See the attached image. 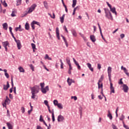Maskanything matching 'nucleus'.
Masks as SVG:
<instances>
[{"instance_id": "nucleus-17", "label": "nucleus", "mask_w": 129, "mask_h": 129, "mask_svg": "<svg viewBox=\"0 0 129 129\" xmlns=\"http://www.w3.org/2000/svg\"><path fill=\"white\" fill-rule=\"evenodd\" d=\"M72 34L74 37H77V33H76V31L75 29H72L71 30Z\"/></svg>"}, {"instance_id": "nucleus-5", "label": "nucleus", "mask_w": 129, "mask_h": 129, "mask_svg": "<svg viewBox=\"0 0 129 129\" xmlns=\"http://www.w3.org/2000/svg\"><path fill=\"white\" fill-rule=\"evenodd\" d=\"M31 93H34L36 94V93H38L39 92V90L36 87H33V88H31Z\"/></svg>"}, {"instance_id": "nucleus-24", "label": "nucleus", "mask_w": 129, "mask_h": 129, "mask_svg": "<svg viewBox=\"0 0 129 129\" xmlns=\"http://www.w3.org/2000/svg\"><path fill=\"white\" fill-rule=\"evenodd\" d=\"M66 62L68 65H71V62L70 61V58L67 57L66 59Z\"/></svg>"}, {"instance_id": "nucleus-60", "label": "nucleus", "mask_w": 129, "mask_h": 129, "mask_svg": "<svg viewBox=\"0 0 129 129\" xmlns=\"http://www.w3.org/2000/svg\"><path fill=\"white\" fill-rule=\"evenodd\" d=\"M63 29H64V31H66V32H67V33H68V30H67V27H66V26H64Z\"/></svg>"}, {"instance_id": "nucleus-36", "label": "nucleus", "mask_w": 129, "mask_h": 129, "mask_svg": "<svg viewBox=\"0 0 129 129\" xmlns=\"http://www.w3.org/2000/svg\"><path fill=\"white\" fill-rule=\"evenodd\" d=\"M100 33L103 40H104V41L106 42V43H107V41L105 40V39H104V37H103V35L102 34V31H100Z\"/></svg>"}, {"instance_id": "nucleus-20", "label": "nucleus", "mask_w": 129, "mask_h": 129, "mask_svg": "<svg viewBox=\"0 0 129 129\" xmlns=\"http://www.w3.org/2000/svg\"><path fill=\"white\" fill-rule=\"evenodd\" d=\"M15 31L16 32H18V31H19V32H22V31H23V29L21 28V25H20L18 27H16L15 28Z\"/></svg>"}, {"instance_id": "nucleus-25", "label": "nucleus", "mask_w": 129, "mask_h": 129, "mask_svg": "<svg viewBox=\"0 0 129 129\" xmlns=\"http://www.w3.org/2000/svg\"><path fill=\"white\" fill-rule=\"evenodd\" d=\"M1 2L2 5L4 6V7H5V8H7V7H8V4L6 2V1H4V2H3V0H1Z\"/></svg>"}, {"instance_id": "nucleus-13", "label": "nucleus", "mask_w": 129, "mask_h": 129, "mask_svg": "<svg viewBox=\"0 0 129 129\" xmlns=\"http://www.w3.org/2000/svg\"><path fill=\"white\" fill-rule=\"evenodd\" d=\"M123 87V90H124V92H127V91H128V87L125 85V84H123L122 86Z\"/></svg>"}, {"instance_id": "nucleus-51", "label": "nucleus", "mask_w": 129, "mask_h": 129, "mask_svg": "<svg viewBox=\"0 0 129 129\" xmlns=\"http://www.w3.org/2000/svg\"><path fill=\"white\" fill-rule=\"evenodd\" d=\"M34 23L33 22L31 23V26L32 30H35V25H34Z\"/></svg>"}, {"instance_id": "nucleus-1", "label": "nucleus", "mask_w": 129, "mask_h": 129, "mask_svg": "<svg viewBox=\"0 0 129 129\" xmlns=\"http://www.w3.org/2000/svg\"><path fill=\"white\" fill-rule=\"evenodd\" d=\"M2 45H3V47H4V48L5 49V51L6 52H8L7 46H9V47H10V43H9V42H8V41L3 42H2Z\"/></svg>"}, {"instance_id": "nucleus-58", "label": "nucleus", "mask_w": 129, "mask_h": 129, "mask_svg": "<svg viewBox=\"0 0 129 129\" xmlns=\"http://www.w3.org/2000/svg\"><path fill=\"white\" fill-rule=\"evenodd\" d=\"M21 110H22V113H25V108L24 107H21Z\"/></svg>"}, {"instance_id": "nucleus-26", "label": "nucleus", "mask_w": 129, "mask_h": 129, "mask_svg": "<svg viewBox=\"0 0 129 129\" xmlns=\"http://www.w3.org/2000/svg\"><path fill=\"white\" fill-rule=\"evenodd\" d=\"M65 17V14H63L61 17H60V21L61 24L64 23V18Z\"/></svg>"}, {"instance_id": "nucleus-3", "label": "nucleus", "mask_w": 129, "mask_h": 129, "mask_svg": "<svg viewBox=\"0 0 129 129\" xmlns=\"http://www.w3.org/2000/svg\"><path fill=\"white\" fill-rule=\"evenodd\" d=\"M111 67H108L107 69L108 76L109 77V81H111Z\"/></svg>"}, {"instance_id": "nucleus-4", "label": "nucleus", "mask_w": 129, "mask_h": 129, "mask_svg": "<svg viewBox=\"0 0 129 129\" xmlns=\"http://www.w3.org/2000/svg\"><path fill=\"white\" fill-rule=\"evenodd\" d=\"M41 91L43 94H46L47 93V92L49 91V86H47L45 87V88H43L42 89H41Z\"/></svg>"}, {"instance_id": "nucleus-42", "label": "nucleus", "mask_w": 129, "mask_h": 129, "mask_svg": "<svg viewBox=\"0 0 129 129\" xmlns=\"http://www.w3.org/2000/svg\"><path fill=\"white\" fill-rule=\"evenodd\" d=\"M45 59H48V60H52V58L49 57V55H48V54L45 55Z\"/></svg>"}, {"instance_id": "nucleus-23", "label": "nucleus", "mask_w": 129, "mask_h": 129, "mask_svg": "<svg viewBox=\"0 0 129 129\" xmlns=\"http://www.w3.org/2000/svg\"><path fill=\"white\" fill-rule=\"evenodd\" d=\"M103 10L105 12V15H107V14L110 13V11H109V9H108V8H104Z\"/></svg>"}, {"instance_id": "nucleus-61", "label": "nucleus", "mask_w": 129, "mask_h": 129, "mask_svg": "<svg viewBox=\"0 0 129 129\" xmlns=\"http://www.w3.org/2000/svg\"><path fill=\"white\" fill-rule=\"evenodd\" d=\"M71 98H72V99H74V100H77V97H76V96H72Z\"/></svg>"}, {"instance_id": "nucleus-14", "label": "nucleus", "mask_w": 129, "mask_h": 129, "mask_svg": "<svg viewBox=\"0 0 129 129\" xmlns=\"http://www.w3.org/2000/svg\"><path fill=\"white\" fill-rule=\"evenodd\" d=\"M56 34L58 40H60V33H59V28L58 27L56 28Z\"/></svg>"}, {"instance_id": "nucleus-44", "label": "nucleus", "mask_w": 129, "mask_h": 129, "mask_svg": "<svg viewBox=\"0 0 129 129\" xmlns=\"http://www.w3.org/2000/svg\"><path fill=\"white\" fill-rule=\"evenodd\" d=\"M53 104L54 105L56 106L59 104L58 103V101L57 100H53Z\"/></svg>"}, {"instance_id": "nucleus-41", "label": "nucleus", "mask_w": 129, "mask_h": 129, "mask_svg": "<svg viewBox=\"0 0 129 129\" xmlns=\"http://www.w3.org/2000/svg\"><path fill=\"white\" fill-rule=\"evenodd\" d=\"M58 108H60V109H62L63 108V106H62V104L61 103H58V104L56 106Z\"/></svg>"}, {"instance_id": "nucleus-34", "label": "nucleus", "mask_w": 129, "mask_h": 129, "mask_svg": "<svg viewBox=\"0 0 129 129\" xmlns=\"http://www.w3.org/2000/svg\"><path fill=\"white\" fill-rule=\"evenodd\" d=\"M62 39L65 43L67 47H68V43H67V40H66V39L65 38V37H62Z\"/></svg>"}, {"instance_id": "nucleus-29", "label": "nucleus", "mask_w": 129, "mask_h": 129, "mask_svg": "<svg viewBox=\"0 0 129 129\" xmlns=\"http://www.w3.org/2000/svg\"><path fill=\"white\" fill-rule=\"evenodd\" d=\"M98 89H100V88H102L103 85H102V83H101V82H98Z\"/></svg>"}, {"instance_id": "nucleus-9", "label": "nucleus", "mask_w": 129, "mask_h": 129, "mask_svg": "<svg viewBox=\"0 0 129 129\" xmlns=\"http://www.w3.org/2000/svg\"><path fill=\"white\" fill-rule=\"evenodd\" d=\"M121 70H123L124 71V73H125V74H126V75H127V76L129 77V73L128 72H127V70H126V68L123 67V66H121Z\"/></svg>"}, {"instance_id": "nucleus-53", "label": "nucleus", "mask_w": 129, "mask_h": 129, "mask_svg": "<svg viewBox=\"0 0 129 129\" xmlns=\"http://www.w3.org/2000/svg\"><path fill=\"white\" fill-rule=\"evenodd\" d=\"M97 68L100 70V69H101V64L100 63L97 64Z\"/></svg>"}, {"instance_id": "nucleus-16", "label": "nucleus", "mask_w": 129, "mask_h": 129, "mask_svg": "<svg viewBox=\"0 0 129 129\" xmlns=\"http://www.w3.org/2000/svg\"><path fill=\"white\" fill-rule=\"evenodd\" d=\"M110 10L111 13H112L113 14H115V15H117L116 11H115V7H111V8H110Z\"/></svg>"}, {"instance_id": "nucleus-31", "label": "nucleus", "mask_w": 129, "mask_h": 129, "mask_svg": "<svg viewBox=\"0 0 129 129\" xmlns=\"http://www.w3.org/2000/svg\"><path fill=\"white\" fill-rule=\"evenodd\" d=\"M43 5H44V7L45 9H48V3H47V2L44 1L43 2Z\"/></svg>"}, {"instance_id": "nucleus-43", "label": "nucleus", "mask_w": 129, "mask_h": 129, "mask_svg": "<svg viewBox=\"0 0 129 129\" xmlns=\"http://www.w3.org/2000/svg\"><path fill=\"white\" fill-rule=\"evenodd\" d=\"M103 78H104V76H103V75H102L101 76L100 79L99 80L98 82H101V81L103 80Z\"/></svg>"}, {"instance_id": "nucleus-54", "label": "nucleus", "mask_w": 129, "mask_h": 129, "mask_svg": "<svg viewBox=\"0 0 129 129\" xmlns=\"http://www.w3.org/2000/svg\"><path fill=\"white\" fill-rule=\"evenodd\" d=\"M118 84H123V82H122V78L120 79L119 82H118Z\"/></svg>"}, {"instance_id": "nucleus-18", "label": "nucleus", "mask_w": 129, "mask_h": 129, "mask_svg": "<svg viewBox=\"0 0 129 129\" xmlns=\"http://www.w3.org/2000/svg\"><path fill=\"white\" fill-rule=\"evenodd\" d=\"M108 117H109V119L111 120L112 119V115H111V113H110V111H108V114H107Z\"/></svg>"}, {"instance_id": "nucleus-10", "label": "nucleus", "mask_w": 129, "mask_h": 129, "mask_svg": "<svg viewBox=\"0 0 129 129\" xmlns=\"http://www.w3.org/2000/svg\"><path fill=\"white\" fill-rule=\"evenodd\" d=\"M17 48L18 50H21V48H22V44H21V41L20 40H18L16 42Z\"/></svg>"}, {"instance_id": "nucleus-52", "label": "nucleus", "mask_w": 129, "mask_h": 129, "mask_svg": "<svg viewBox=\"0 0 129 129\" xmlns=\"http://www.w3.org/2000/svg\"><path fill=\"white\" fill-rule=\"evenodd\" d=\"M49 16H50V17H51V18H52V19H55V14L53 13V17H52V15H51V14H50V13H48Z\"/></svg>"}, {"instance_id": "nucleus-39", "label": "nucleus", "mask_w": 129, "mask_h": 129, "mask_svg": "<svg viewBox=\"0 0 129 129\" xmlns=\"http://www.w3.org/2000/svg\"><path fill=\"white\" fill-rule=\"evenodd\" d=\"M22 4V0H17V6H20Z\"/></svg>"}, {"instance_id": "nucleus-33", "label": "nucleus", "mask_w": 129, "mask_h": 129, "mask_svg": "<svg viewBox=\"0 0 129 129\" xmlns=\"http://www.w3.org/2000/svg\"><path fill=\"white\" fill-rule=\"evenodd\" d=\"M76 10H79V6H77L76 8H74V11H73V16H74V15H75V12H76Z\"/></svg>"}, {"instance_id": "nucleus-7", "label": "nucleus", "mask_w": 129, "mask_h": 129, "mask_svg": "<svg viewBox=\"0 0 129 129\" xmlns=\"http://www.w3.org/2000/svg\"><path fill=\"white\" fill-rule=\"evenodd\" d=\"M67 82L69 86H70L71 84H72V83H75V81L74 80H73L72 79H70L69 78H68Z\"/></svg>"}, {"instance_id": "nucleus-8", "label": "nucleus", "mask_w": 129, "mask_h": 129, "mask_svg": "<svg viewBox=\"0 0 129 129\" xmlns=\"http://www.w3.org/2000/svg\"><path fill=\"white\" fill-rule=\"evenodd\" d=\"M110 94L111 93H115L114 87H113L112 83H110Z\"/></svg>"}, {"instance_id": "nucleus-21", "label": "nucleus", "mask_w": 129, "mask_h": 129, "mask_svg": "<svg viewBox=\"0 0 129 129\" xmlns=\"http://www.w3.org/2000/svg\"><path fill=\"white\" fill-rule=\"evenodd\" d=\"M3 29L4 30H8V23H5L3 24Z\"/></svg>"}, {"instance_id": "nucleus-2", "label": "nucleus", "mask_w": 129, "mask_h": 129, "mask_svg": "<svg viewBox=\"0 0 129 129\" xmlns=\"http://www.w3.org/2000/svg\"><path fill=\"white\" fill-rule=\"evenodd\" d=\"M37 7V5L34 4H33L30 8H29V9L28 11V14H30V13H32V12H33L35 11V8Z\"/></svg>"}, {"instance_id": "nucleus-22", "label": "nucleus", "mask_w": 129, "mask_h": 129, "mask_svg": "<svg viewBox=\"0 0 129 129\" xmlns=\"http://www.w3.org/2000/svg\"><path fill=\"white\" fill-rule=\"evenodd\" d=\"M87 65L88 68L90 69V70H91L92 72H93V69L92 67H91V64H90V63H87Z\"/></svg>"}, {"instance_id": "nucleus-11", "label": "nucleus", "mask_w": 129, "mask_h": 129, "mask_svg": "<svg viewBox=\"0 0 129 129\" xmlns=\"http://www.w3.org/2000/svg\"><path fill=\"white\" fill-rule=\"evenodd\" d=\"M64 119V117L62 116V115H59L57 117V121H58V122H60V121H63Z\"/></svg>"}, {"instance_id": "nucleus-50", "label": "nucleus", "mask_w": 129, "mask_h": 129, "mask_svg": "<svg viewBox=\"0 0 129 129\" xmlns=\"http://www.w3.org/2000/svg\"><path fill=\"white\" fill-rule=\"evenodd\" d=\"M73 61H74L75 64L76 65V66H77V65H79V63H78L77 62V61H76V60L75 59V58H73Z\"/></svg>"}, {"instance_id": "nucleus-30", "label": "nucleus", "mask_w": 129, "mask_h": 129, "mask_svg": "<svg viewBox=\"0 0 129 129\" xmlns=\"http://www.w3.org/2000/svg\"><path fill=\"white\" fill-rule=\"evenodd\" d=\"M25 29L27 30L30 29V25L27 22L25 24Z\"/></svg>"}, {"instance_id": "nucleus-40", "label": "nucleus", "mask_w": 129, "mask_h": 129, "mask_svg": "<svg viewBox=\"0 0 129 129\" xmlns=\"http://www.w3.org/2000/svg\"><path fill=\"white\" fill-rule=\"evenodd\" d=\"M40 85L41 86V89L45 87V83H40Z\"/></svg>"}, {"instance_id": "nucleus-57", "label": "nucleus", "mask_w": 129, "mask_h": 129, "mask_svg": "<svg viewBox=\"0 0 129 129\" xmlns=\"http://www.w3.org/2000/svg\"><path fill=\"white\" fill-rule=\"evenodd\" d=\"M112 127L113 129H118L116 126H115V125L114 124H112Z\"/></svg>"}, {"instance_id": "nucleus-12", "label": "nucleus", "mask_w": 129, "mask_h": 129, "mask_svg": "<svg viewBox=\"0 0 129 129\" xmlns=\"http://www.w3.org/2000/svg\"><path fill=\"white\" fill-rule=\"evenodd\" d=\"M6 124L8 127V129H13L14 127V124L11 122H7Z\"/></svg>"}, {"instance_id": "nucleus-28", "label": "nucleus", "mask_w": 129, "mask_h": 129, "mask_svg": "<svg viewBox=\"0 0 129 129\" xmlns=\"http://www.w3.org/2000/svg\"><path fill=\"white\" fill-rule=\"evenodd\" d=\"M32 23L34 25H37V26H39V27H41V25H40V22H37L36 21H32Z\"/></svg>"}, {"instance_id": "nucleus-48", "label": "nucleus", "mask_w": 129, "mask_h": 129, "mask_svg": "<svg viewBox=\"0 0 129 129\" xmlns=\"http://www.w3.org/2000/svg\"><path fill=\"white\" fill-rule=\"evenodd\" d=\"M29 67H30V68L32 71H35V69H34V66H33V64H30Z\"/></svg>"}, {"instance_id": "nucleus-45", "label": "nucleus", "mask_w": 129, "mask_h": 129, "mask_svg": "<svg viewBox=\"0 0 129 129\" xmlns=\"http://www.w3.org/2000/svg\"><path fill=\"white\" fill-rule=\"evenodd\" d=\"M39 121H41V122H44V121H45V120H44V119L42 118V115L40 116Z\"/></svg>"}, {"instance_id": "nucleus-55", "label": "nucleus", "mask_w": 129, "mask_h": 129, "mask_svg": "<svg viewBox=\"0 0 129 129\" xmlns=\"http://www.w3.org/2000/svg\"><path fill=\"white\" fill-rule=\"evenodd\" d=\"M11 17H16V14H15V11H12L11 14Z\"/></svg>"}, {"instance_id": "nucleus-38", "label": "nucleus", "mask_w": 129, "mask_h": 129, "mask_svg": "<svg viewBox=\"0 0 129 129\" xmlns=\"http://www.w3.org/2000/svg\"><path fill=\"white\" fill-rule=\"evenodd\" d=\"M31 47L33 50H36L37 49L36 48V45L34 43H31Z\"/></svg>"}, {"instance_id": "nucleus-56", "label": "nucleus", "mask_w": 129, "mask_h": 129, "mask_svg": "<svg viewBox=\"0 0 129 129\" xmlns=\"http://www.w3.org/2000/svg\"><path fill=\"white\" fill-rule=\"evenodd\" d=\"M11 84H12V88H14V82L13 81V78H11Z\"/></svg>"}, {"instance_id": "nucleus-62", "label": "nucleus", "mask_w": 129, "mask_h": 129, "mask_svg": "<svg viewBox=\"0 0 129 129\" xmlns=\"http://www.w3.org/2000/svg\"><path fill=\"white\" fill-rule=\"evenodd\" d=\"M7 116H11V114H10V111H9V110H7Z\"/></svg>"}, {"instance_id": "nucleus-49", "label": "nucleus", "mask_w": 129, "mask_h": 129, "mask_svg": "<svg viewBox=\"0 0 129 129\" xmlns=\"http://www.w3.org/2000/svg\"><path fill=\"white\" fill-rule=\"evenodd\" d=\"M44 104H45V105H46V106H47V107H48V106H49V104H48V101H47V100H44Z\"/></svg>"}, {"instance_id": "nucleus-63", "label": "nucleus", "mask_w": 129, "mask_h": 129, "mask_svg": "<svg viewBox=\"0 0 129 129\" xmlns=\"http://www.w3.org/2000/svg\"><path fill=\"white\" fill-rule=\"evenodd\" d=\"M32 93V96L31 98L34 99V98H35V94L31 93Z\"/></svg>"}, {"instance_id": "nucleus-35", "label": "nucleus", "mask_w": 129, "mask_h": 129, "mask_svg": "<svg viewBox=\"0 0 129 129\" xmlns=\"http://www.w3.org/2000/svg\"><path fill=\"white\" fill-rule=\"evenodd\" d=\"M19 70L20 71V72H25V70H24V69L22 67H20L19 68Z\"/></svg>"}, {"instance_id": "nucleus-47", "label": "nucleus", "mask_w": 129, "mask_h": 129, "mask_svg": "<svg viewBox=\"0 0 129 129\" xmlns=\"http://www.w3.org/2000/svg\"><path fill=\"white\" fill-rule=\"evenodd\" d=\"M5 102H9V103L11 102V100H10V99L8 96H6V99L5 100Z\"/></svg>"}, {"instance_id": "nucleus-32", "label": "nucleus", "mask_w": 129, "mask_h": 129, "mask_svg": "<svg viewBox=\"0 0 129 129\" xmlns=\"http://www.w3.org/2000/svg\"><path fill=\"white\" fill-rule=\"evenodd\" d=\"M52 119L53 122H54V121H55V116L54 115V110H52Z\"/></svg>"}, {"instance_id": "nucleus-64", "label": "nucleus", "mask_w": 129, "mask_h": 129, "mask_svg": "<svg viewBox=\"0 0 129 129\" xmlns=\"http://www.w3.org/2000/svg\"><path fill=\"white\" fill-rule=\"evenodd\" d=\"M36 129H43V127H41L40 125H37Z\"/></svg>"}, {"instance_id": "nucleus-27", "label": "nucleus", "mask_w": 129, "mask_h": 129, "mask_svg": "<svg viewBox=\"0 0 129 129\" xmlns=\"http://www.w3.org/2000/svg\"><path fill=\"white\" fill-rule=\"evenodd\" d=\"M77 3V0H73L72 8H75V6H76Z\"/></svg>"}, {"instance_id": "nucleus-59", "label": "nucleus", "mask_w": 129, "mask_h": 129, "mask_svg": "<svg viewBox=\"0 0 129 129\" xmlns=\"http://www.w3.org/2000/svg\"><path fill=\"white\" fill-rule=\"evenodd\" d=\"M5 75L7 78H10V75H9V74H8V73H5Z\"/></svg>"}, {"instance_id": "nucleus-19", "label": "nucleus", "mask_w": 129, "mask_h": 129, "mask_svg": "<svg viewBox=\"0 0 129 129\" xmlns=\"http://www.w3.org/2000/svg\"><path fill=\"white\" fill-rule=\"evenodd\" d=\"M90 38L92 42H95V41H96V39H95V36H94V35H91Z\"/></svg>"}, {"instance_id": "nucleus-37", "label": "nucleus", "mask_w": 129, "mask_h": 129, "mask_svg": "<svg viewBox=\"0 0 129 129\" xmlns=\"http://www.w3.org/2000/svg\"><path fill=\"white\" fill-rule=\"evenodd\" d=\"M124 118H125L124 115H123V114H122L119 117V120H123Z\"/></svg>"}, {"instance_id": "nucleus-15", "label": "nucleus", "mask_w": 129, "mask_h": 129, "mask_svg": "<svg viewBox=\"0 0 129 129\" xmlns=\"http://www.w3.org/2000/svg\"><path fill=\"white\" fill-rule=\"evenodd\" d=\"M10 88V84L9 82H7V85H4V90H8Z\"/></svg>"}, {"instance_id": "nucleus-6", "label": "nucleus", "mask_w": 129, "mask_h": 129, "mask_svg": "<svg viewBox=\"0 0 129 129\" xmlns=\"http://www.w3.org/2000/svg\"><path fill=\"white\" fill-rule=\"evenodd\" d=\"M105 17L109 20H111L112 21L113 20V17H112V15H111V13H109L107 14H105Z\"/></svg>"}, {"instance_id": "nucleus-46", "label": "nucleus", "mask_w": 129, "mask_h": 129, "mask_svg": "<svg viewBox=\"0 0 129 129\" xmlns=\"http://www.w3.org/2000/svg\"><path fill=\"white\" fill-rule=\"evenodd\" d=\"M123 127H124V128H126V129H129V127L125 125V124H124V122L123 121Z\"/></svg>"}]
</instances>
